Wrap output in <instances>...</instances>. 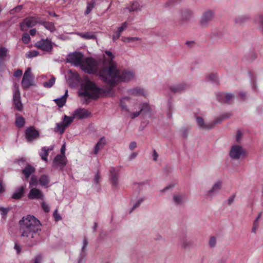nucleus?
Returning <instances> with one entry per match:
<instances>
[{"mask_svg":"<svg viewBox=\"0 0 263 263\" xmlns=\"http://www.w3.org/2000/svg\"><path fill=\"white\" fill-rule=\"evenodd\" d=\"M139 108L141 113L144 115H150L152 111V108L147 103H142L139 105Z\"/></svg>","mask_w":263,"mask_h":263,"instance_id":"2f4dec72","label":"nucleus"},{"mask_svg":"<svg viewBox=\"0 0 263 263\" xmlns=\"http://www.w3.org/2000/svg\"><path fill=\"white\" fill-rule=\"evenodd\" d=\"M128 94L134 96H145L147 95V92L144 89L140 87H135L129 89L127 90Z\"/></svg>","mask_w":263,"mask_h":263,"instance_id":"5701e85b","label":"nucleus"},{"mask_svg":"<svg viewBox=\"0 0 263 263\" xmlns=\"http://www.w3.org/2000/svg\"><path fill=\"white\" fill-rule=\"evenodd\" d=\"M19 224L23 241L29 246L35 245L39 239V232L41 231L40 221L34 216L28 215L20 220Z\"/></svg>","mask_w":263,"mask_h":263,"instance_id":"f257e3e1","label":"nucleus"},{"mask_svg":"<svg viewBox=\"0 0 263 263\" xmlns=\"http://www.w3.org/2000/svg\"><path fill=\"white\" fill-rule=\"evenodd\" d=\"M24 186H21L17 189L12 195V198L15 199H20L23 195L24 192Z\"/></svg>","mask_w":263,"mask_h":263,"instance_id":"c9c22d12","label":"nucleus"},{"mask_svg":"<svg viewBox=\"0 0 263 263\" xmlns=\"http://www.w3.org/2000/svg\"><path fill=\"white\" fill-rule=\"evenodd\" d=\"M222 182L218 180L214 182L212 186L206 191L205 196L208 199L211 200L214 197L217 195L222 189Z\"/></svg>","mask_w":263,"mask_h":263,"instance_id":"1a4fd4ad","label":"nucleus"},{"mask_svg":"<svg viewBox=\"0 0 263 263\" xmlns=\"http://www.w3.org/2000/svg\"><path fill=\"white\" fill-rule=\"evenodd\" d=\"M39 137V133L33 127H30L25 131V137L28 141H31Z\"/></svg>","mask_w":263,"mask_h":263,"instance_id":"6ab92c4d","label":"nucleus"},{"mask_svg":"<svg viewBox=\"0 0 263 263\" xmlns=\"http://www.w3.org/2000/svg\"><path fill=\"white\" fill-rule=\"evenodd\" d=\"M72 115L74 119L82 120L89 117L91 116V112L86 109L79 108L74 111Z\"/></svg>","mask_w":263,"mask_h":263,"instance_id":"ddd939ff","label":"nucleus"},{"mask_svg":"<svg viewBox=\"0 0 263 263\" xmlns=\"http://www.w3.org/2000/svg\"><path fill=\"white\" fill-rule=\"evenodd\" d=\"M142 8V5L137 1H134L127 6L125 9L127 10L129 12H133L140 11Z\"/></svg>","mask_w":263,"mask_h":263,"instance_id":"4be33fe9","label":"nucleus"},{"mask_svg":"<svg viewBox=\"0 0 263 263\" xmlns=\"http://www.w3.org/2000/svg\"><path fill=\"white\" fill-rule=\"evenodd\" d=\"M122 41L125 43H132L135 42L140 40V39L138 37H125L122 36L121 39Z\"/></svg>","mask_w":263,"mask_h":263,"instance_id":"37998d69","label":"nucleus"},{"mask_svg":"<svg viewBox=\"0 0 263 263\" xmlns=\"http://www.w3.org/2000/svg\"><path fill=\"white\" fill-rule=\"evenodd\" d=\"M234 96V95L232 93L219 92L217 95V99L220 102L228 103Z\"/></svg>","mask_w":263,"mask_h":263,"instance_id":"aec40b11","label":"nucleus"},{"mask_svg":"<svg viewBox=\"0 0 263 263\" xmlns=\"http://www.w3.org/2000/svg\"><path fill=\"white\" fill-rule=\"evenodd\" d=\"M111 184L115 187H117L119 183V171L115 167H111L109 170Z\"/></svg>","mask_w":263,"mask_h":263,"instance_id":"dca6fc26","label":"nucleus"},{"mask_svg":"<svg viewBox=\"0 0 263 263\" xmlns=\"http://www.w3.org/2000/svg\"><path fill=\"white\" fill-rule=\"evenodd\" d=\"M180 243L181 247L184 249L190 248L192 245L191 240L186 237H181L180 238Z\"/></svg>","mask_w":263,"mask_h":263,"instance_id":"72a5a7b5","label":"nucleus"},{"mask_svg":"<svg viewBox=\"0 0 263 263\" xmlns=\"http://www.w3.org/2000/svg\"><path fill=\"white\" fill-rule=\"evenodd\" d=\"M22 70L18 69L14 72L13 76L15 77H20L22 75Z\"/></svg>","mask_w":263,"mask_h":263,"instance_id":"338daca9","label":"nucleus"},{"mask_svg":"<svg viewBox=\"0 0 263 263\" xmlns=\"http://www.w3.org/2000/svg\"><path fill=\"white\" fill-rule=\"evenodd\" d=\"M35 171V168L31 165L27 164L24 169L22 170V173L26 178H28L30 175Z\"/></svg>","mask_w":263,"mask_h":263,"instance_id":"473e14b6","label":"nucleus"},{"mask_svg":"<svg viewBox=\"0 0 263 263\" xmlns=\"http://www.w3.org/2000/svg\"><path fill=\"white\" fill-rule=\"evenodd\" d=\"M8 210L3 207H0V213L3 216H6L8 213Z\"/></svg>","mask_w":263,"mask_h":263,"instance_id":"0e129e2a","label":"nucleus"},{"mask_svg":"<svg viewBox=\"0 0 263 263\" xmlns=\"http://www.w3.org/2000/svg\"><path fill=\"white\" fill-rule=\"evenodd\" d=\"M130 100L131 98L128 97H123L120 99V106L122 111L126 113H130L127 104L130 102Z\"/></svg>","mask_w":263,"mask_h":263,"instance_id":"393cba45","label":"nucleus"},{"mask_svg":"<svg viewBox=\"0 0 263 263\" xmlns=\"http://www.w3.org/2000/svg\"><path fill=\"white\" fill-rule=\"evenodd\" d=\"M106 144V140L104 137L101 138L99 141L96 144L94 149L93 153L96 155L98 153L99 151L102 149Z\"/></svg>","mask_w":263,"mask_h":263,"instance_id":"c756f323","label":"nucleus"},{"mask_svg":"<svg viewBox=\"0 0 263 263\" xmlns=\"http://www.w3.org/2000/svg\"><path fill=\"white\" fill-rule=\"evenodd\" d=\"M100 175L99 172H97L95 175L93 179V182L95 184H98L99 183V181L100 180Z\"/></svg>","mask_w":263,"mask_h":263,"instance_id":"052dcab7","label":"nucleus"},{"mask_svg":"<svg viewBox=\"0 0 263 263\" xmlns=\"http://www.w3.org/2000/svg\"><path fill=\"white\" fill-rule=\"evenodd\" d=\"M120 35H121V33L120 32H119L117 30H116L114 34L112 35V41L114 42L116 41L120 37Z\"/></svg>","mask_w":263,"mask_h":263,"instance_id":"680f3d73","label":"nucleus"},{"mask_svg":"<svg viewBox=\"0 0 263 263\" xmlns=\"http://www.w3.org/2000/svg\"><path fill=\"white\" fill-rule=\"evenodd\" d=\"M259 228V222L257 219H255L253 223V226L251 229V233L256 234L257 229Z\"/></svg>","mask_w":263,"mask_h":263,"instance_id":"8fccbe9b","label":"nucleus"},{"mask_svg":"<svg viewBox=\"0 0 263 263\" xmlns=\"http://www.w3.org/2000/svg\"><path fill=\"white\" fill-rule=\"evenodd\" d=\"M74 117H69L66 115H64L62 119V123L66 127V128L71 124L74 120Z\"/></svg>","mask_w":263,"mask_h":263,"instance_id":"4c0bfd02","label":"nucleus"},{"mask_svg":"<svg viewBox=\"0 0 263 263\" xmlns=\"http://www.w3.org/2000/svg\"><path fill=\"white\" fill-rule=\"evenodd\" d=\"M37 22V18L34 17H27L21 24V29L23 31H26L29 28L35 26Z\"/></svg>","mask_w":263,"mask_h":263,"instance_id":"2eb2a0df","label":"nucleus"},{"mask_svg":"<svg viewBox=\"0 0 263 263\" xmlns=\"http://www.w3.org/2000/svg\"><path fill=\"white\" fill-rule=\"evenodd\" d=\"M84 55L81 52H74L69 54L67 58L68 63H70L76 66L81 67L83 62Z\"/></svg>","mask_w":263,"mask_h":263,"instance_id":"9d476101","label":"nucleus"},{"mask_svg":"<svg viewBox=\"0 0 263 263\" xmlns=\"http://www.w3.org/2000/svg\"><path fill=\"white\" fill-rule=\"evenodd\" d=\"M255 22L258 25L259 29L263 32V16L258 15L255 18Z\"/></svg>","mask_w":263,"mask_h":263,"instance_id":"79ce46f5","label":"nucleus"},{"mask_svg":"<svg viewBox=\"0 0 263 263\" xmlns=\"http://www.w3.org/2000/svg\"><path fill=\"white\" fill-rule=\"evenodd\" d=\"M231 114L227 112L221 115L220 116L216 118L214 121L205 123L201 117L196 118L197 123L198 126L202 129L209 130L214 127L217 124L220 123L223 120L229 118L231 116Z\"/></svg>","mask_w":263,"mask_h":263,"instance_id":"20e7f679","label":"nucleus"},{"mask_svg":"<svg viewBox=\"0 0 263 263\" xmlns=\"http://www.w3.org/2000/svg\"><path fill=\"white\" fill-rule=\"evenodd\" d=\"M37 183H39L38 180L34 177H31L29 182V188L36 187Z\"/></svg>","mask_w":263,"mask_h":263,"instance_id":"3c124183","label":"nucleus"},{"mask_svg":"<svg viewBox=\"0 0 263 263\" xmlns=\"http://www.w3.org/2000/svg\"><path fill=\"white\" fill-rule=\"evenodd\" d=\"M250 18V16L249 14L238 15L235 18V22L237 24L241 25L249 20Z\"/></svg>","mask_w":263,"mask_h":263,"instance_id":"f704fd0d","label":"nucleus"},{"mask_svg":"<svg viewBox=\"0 0 263 263\" xmlns=\"http://www.w3.org/2000/svg\"><path fill=\"white\" fill-rule=\"evenodd\" d=\"M216 244V239L215 237H211L209 240V245L210 247L213 248L215 247Z\"/></svg>","mask_w":263,"mask_h":263,"instance_id":"4d7b16f0","label":"nucleus"},{"mask_svg":"<svg viewBox=\"0 0 263 263\" xmlns=\"http://www.w3.org/2000/svg\"><path fill=\"white\" fill-rule=\"evenodd\" d=\"M39 54V52L36 50L30 51L26 54V57L29 58H32L36 57Z\"/></svg>","mask_w":263,"mask_h":263,"instance_id":"603ef678","label":"nucleus"},{"mask_svg":"<svg viewBox=\"0 0 263 263\" xmlns=\"http://www.w3.org/2000/svg\"><path fill=\"white\" fill-rule=\"evenodd\" d=\"M104 52L107 55V58L103 57L105 60L108 61V65L99 71V75L102 81H107L111 82L113 80L117 79V65L115 62L113 61L115 58V55L110 51L106 50Z\"/></svg>","mask_w":263,"mask_h":263,"instance_id":"f03ea898","label":"nucleus"},{"mask_svg":"<svg viewBox=\"0 0 263 263\" xmlns=\"http://www.w3.org/2000/svg\"><path fill=\"white\" fill-rule=\"evenodd\" d=\"M66 127L62 123H58L54 128V132L62 134L64 133Z\"/></svg>","mask_w":263,"mask_h":263,"instance_id":"ea45409f","label":"nucleus"},{"mask_svg":"<svg viewBox=\"0 0 263 263\" xmlns=\"http://www.w3.org/2000/svg\"><path fill=\"white\" fill-rule=\"evenodd\" d=\"M38 182L42 186L47 187L50 182L49 177L47 175H42L39 178Z\"/></svg>","mask_w":263,"mask_h":263,"instance_id":"7c9ffc66","label":"nucleus"},{"mask_svg":"<svg viewBox=\"0 0 263 263\" xmlns=\"http://www.w3.org/2000/svg\"><path fill=\"white\" fill-rule=\"evenodd\" d=\"M76 34L85 40L97 39L96 35L94 32H77Z\"/></svg>","mask_w":263,"mask_h":263,"instance_id":"c85d7f7f","label":"nucleus"},{"mask_svg":"<svg viewBox=\"0 0 263 263\" xmlns=\"http://www.w3.org/2000/svg\"><path fill=\"white\" fill-rule=\"evenodd\" d=\"M7 51L8 49L6 47H1L0 48V66L5 60Z\"/></svg>","mask_w":263,"mask_h":263,"instance_id":"58836bf2","label":"nucleus"},{"mask_svg":"<svg viewBox=\"0 0 263 263\" xmlns=\"http://www.w3.org/2000/svg\"><path fill=\"white\" fill-rule=\"evenodd\" d=\"M13 102L14 109L21 111L23 109V104L21 100L19 88L16 84L14 85L13 89Z\"/></svg>","mask_w":263,"mask_h":263,"instance_id":"6e6552de","label":"nucleus"},{"mask_svg":"<svg viewBox=\"0 0 263 263\" xmlns=\"http://www.w3.org/2000/svg\"><path fill=\"white\" fill-rule=\"evenodd\" d=\"M33 79L31 76V68H28L25 71L22 81V85L23 88H27L32 85Z\"/></svg>","mask_w":263,"mask_h":263,"instance_id":"9b49d317","label":"nucleus"},{"mask_svg":"<svg viewBox=\"0 0 263 263\" xmlns=\"http://www.w3.org/2000/svg\"><path fill=\"white\" fill-rule=\"evenodd\" d=\"M186 87V85L185 84L180 83L172 86L170 89L174 92H179L184 90Z\"/></svg>","mask_w":263,"mask_h":263,"instance_id":"e433bc0d","label":"nucleus"},{"mask_svg":"<svg viewBox=\"0 0 263 263\" xmlns=\"http://www.w3.org/2000/svg\"><path fill=\"white\" fill-rule=\"evenodd\" d=\"M30 190L28 195L29 199L31 200H43L44 195L43 192L36 187L30 188Z\"/></svg>","mask_w":263,"mask_h":263,"instance_id":"f8f14e48","label":"nucleus"},{"mask_svg":"<svg viewBox=\"0 0 263 263\" xmlns=\"http://www.w3.org/2000/svg\"><path fill=\"white\" fill-rule=\"evenodd\" d=\"M129 25V23L127 21H125L121 24V26L117 28V30L121 34V33L127 28Z\"/></svg>","mask_w":263,"mask_h":263,"instance_id":"de8ad7c7","label":"nucleus"},{"mask_svg":"<svg viewBox=\"0 0 263 263\" xmlns=\"http://www.w3.org/2000/svg\"><path fill=\"white\" fill-rule=\"evenodd\" d=\"M55 81V78L52 76L48 82H45L43 83V86L45 87L50 88L54 85Z\"/></svg>","mask_w":263,"mask_h":263,"instance_id":"c03bdc74","label":"nucleus"},{"mask_svg":"<svg viewBox=\"0 0 263 263\" xmlns=\"http://www.w3.org/2000/svg\"><path fill=\"white\" fill-rule=\"evenodd\" d=\"M35 47L45 51H50L52 49L51 42L48 40H41L37 42L35 44Z\"/></svg>","mask_w":263,"mask_h":263,"instance_id":"4468645a","label":"nucleus"},{"mask_svg":"<svg viewBox=\"0 0 263 263\" xmlns=\"http://www.w3.org/2000/svg\"><path fill=\"white\" fill-rule=\"evenodd\" d=\"M101 94V89L95 83L88 79H85L81 85L79 95L88 99H97Z\"/></svg>","mask_w":263,"mask_h":263,"instance_id":"7ed1b4c3","label":"nucleus"},{"mask_svg":"<svg viewBox=\"0 0 263 263\" xmlns=\"http://www.w3.org/2000/svg\"><path fill=\"white\" fill-rule=\"evenodd\" d=\"M93 8H94L93 6L91 5L89 2H87L86 9L85 11V14L88 15L89 14Z\"/></svg>","mask_w":263,"mask_h":263,"instance_id":"5fc2aeb1","label":"nucleus"},{"mask_svg":"<svg viewBox=\"0 0 263 263\" xmlns=\"http://www.w3.org/2000/svg\"><path fill=\"white\" fill-rule=\"evenodd\" d=\"M42 260V256L41 255H37L34 258L33 263H41Z\"/></svg>","mask_w":263,"mask_h":263,"instance_id":"774afa93","label":"nucleus"},{"mask_svg":"<svg viewBox=\"0 0 263 263\" xmlns=\"http://www.w3.org/2000/svg\"><path fill=\"white\" fill-rule=\"evenodd\" d=\"M53 165L58 166L61 168H63L67 163V160L65 156L58 155L55 156L53 160Z\"/></svg>","mask_w":263,"mask_h":263,"instance_id":"412c9836","label":"nucleus"},{"mask_svg":"<svg viewBox=\"0 0 263 263\" xmlns=\"http://www.w3.org/2000/svg\"><path fill=\"white\" fill-rule=\"evenodd\" d=\"M116 75L117 76L116 77H117V79L113 80L111 82H108L107 81H103L110 86H115L119 81L127 82L133 79L135 77V73L133 71L124 70L121 73H120V71L118 68Z\"/></svg>","mask_w":263,"mask_h":263,"instance_id":"39448f33","label":"nucleus"},{"mask_svg":"<svg viewBox=\"0 0 263 263\" xmlns=\"http://www.w3.org/2000/svg\"><path fill=\"white\" fill-rule=\"evenodd\" d=\"M53 146H50L49 147H43L42 148L41 151L39 152V155L41 157L43 160L45 161H47V157L49 155V151L53 149Z\"/></svg>","mask_w":263,"mask_h":263,"instance_id":"cd10ccee","label":"nucleus"},{"mask_svg":"<svg viewBox=\"0 0 263 263\" xmlns=\"http://www.w3.org/2000/svg\"><path fill=\"white\" fill-rule=\"evenodd\" d=\"M98 62L91 58L84 59L81 65V69L89 74L95 73L98 71Z\"/></svg>","mask_w":263,"mask_h":263,"instance_id":"423d86ee","label":"nucleus"},{"mask_svg":"<svg viewBox=\"0 0 263 263\" xmlns=\"http://www.w3.org/2000/svg\"><path fill=\"white\" fill-rule=\"evenodd\" d=\"M41 206H42L43 210L44 211V212H45L46 213H48L49 212L50 207L47 203L43 202L41 203Z\"/></svg>","mask_w":263,"mask_h":263,"instance_id":"bf43d9fd","label":"nucleus"},{"mask_svg":"<svg viewBox=\"0 0 263 263\" xmlns=\"http://www.w3.org/2000/svg\"><path fill=\"white\" fill-rule=\"evenodd\" d=\"M143 201L144 198L142 197L138 199L135 201V202L133 204L132 209L130 212L138 208L140 206V205L143 202Z\"/></svg>","mask_w":263,"mask_h":263,"instance_id":"49530a36","label":"nucleus"},{"mask_svg":"<svg viewBox=\"0 0 263 263\" xmlns=\"http://www.w3.org/2000/svg\"><path fill=\"white\" fill-rule=\"evenodd\" d=\"M174 185H173V184H169L167 186H166V187H165L164 188H163V189L160 190V193L161 194H163L165 192H166L167 191L172 190V189L174 187Z\"/></svg>","mask_w":263,"mask_h":263,"instance_id":"6e6d98bb","label":"nucleus"},{"mask_svg":"<svg viewBox=\"0 0 263 263\" xmlns=\"http://www.w3.org/2000/svg\"><path fill=\"white\" fill-rule=\"evenodd\" d=\"M67 96L68 90H66L64 95L60 98L54 99L53 101L59 107H62L65 104Z\"/></svg>","mask_w":263,"mask_h":263,"instance_id":"bb28decb","label":"nucleus"},{"mask_svg":"<svg viewBox=\"0 0 263 263\" xmlns=\"http://www.w3.org/2000/svg\"><path fill=\"white\" fill-rule=\"evenodd\" d=\"M141 114L140 110L130 113V117L132 119L138 117Z\"/></svg>","mask_w":263,"mask_h":263,"instance_id":"e2e57ef3","label":"nucleus"},{"mask_svg":"<svg viewBox=\"0 0 263 263\" xmlns=\"http://www.w3.org/2000/svg\"><path fill=\"white\" fill-rule=\"evenodd\" d=\"M22 40L25 44H28L30 41V37L28 34L25 33L23 35Z\"/></svg>","mask_w":263,"mask_h":263,"instance_id":"864d4df0","label":"nucleus"},{"mask_svg":"<svg viewBox=\"0 0 263 263\" xmlns=\"http://www.w3.org/2000/svg\"><path fill=\"white\" fill-rule=\"evenodd\" d=\"M172 200L175 205H182L185 201V197L182 194H174Z\"/></svg>","mask_w":263,"mask_h":263,"instance_id":"b1692460","label":"nucleus"},{"mask_svg":"<svg viewBox=\"0 0 263 263\" xmlns=\"http://www.w3.org/2000/svg\"><path fill=\"white\" fill-rule=\"evenodd\" d=\"M137 147V143L135 141H132L129 143V148L130 150H133Z\"/></svg>","mask_w":263,"mask_h":263,"instance_id":"69168bd1","label":"nucleus"},{"mask_svg":"<svg viewBox=\"0 0 263 263\" xmlns=\"http://www.w3.org/2000/svg\"><path fill=\"white\" fill-rule=\"evenodd\" d=\"M206 79L212 82H215L217 80V76L215 73H210L206 76Z\"/></svg>","mask_w":263,"mask_h":263,"instance_id":"09e8293b","label":"nucleus"},{"mask_svg":"<svg viewBox=\"0 0 263 263\" xmlns=\"http://www.w3.org/2000/svg\"><path fill=\"white\" fill-rule=\"evenodd\" d=\"M88 243V242L87 239L85 237H84L83 240V246L82 247L81 251L80 254L78 263H81L83 261V260L85 258L87 255L86 249L87 247Z\"/></svg>","mask_w":263,"mask_h":263,"instance_id":"a878e982","label":"nucleus"},{"mask_svg":"<svg viewBox=\"0 0 263 263\" xmlns=\"http://www.w3.org/2000/svg\"><path fill=\"white\" fill-rule=\"evenodd\" d=\"M15 124L17 127H22L25 124L24 118L22 116L17 117L15 121Z\"/></svg>","mask_w":263,"mask_h":263,"instance_id":"a18cd8bd","label":"nucleus"},{"mask_svg":"<svg viewBox=\"0 0 263 263\" xmlns=\"http://www.w3.org/2000/svg\"><path fill=\"white\" fill-rule=\"evenodd\" d=\"M246 152L240 145H232L229 152V156L232 159L238 160L246 156Z\"/></svg>","mask_w":263,"mask_h":263,"instance_id":"0eeeda50","label":"nucleus"},{"mask_svg":"<svg viewBox=\"0 0 263 263\" xmlns=\"http://www.w3.org/2000/svg\"><path fill=\"white\" fill-rule=\"evenodd\" d=\"M53 216L54 217V220L55 221H58L60 220H61L62 217L60 216V215L58 213V210H55L53 214Z\"/></svg>","mask_w":263,"mask_h":263,"instance_id":"13d9d810","label":"nucleus"},{"mask_svg":"<svg viewBox=\"0 0 263 263\" xmlns=\"http://www.w3.org/2000/svg\"><path fill=\"white\" fill-rule=\"evenodd\" d=\"M41 24L44 26V27L50 32H53L55 30L54 24L52 22H43Z\"/></svg>","mask_w":263,"mask_h":263,"instance_id":"a19ab883","label":"nucleus"},{"mask_svg":"<svg viewBox=\"0 0 263 263\" xmlns=\"http://www.w3.org/2000/svg\"><path fill=\"white\" fill-rule=\"evenodd\" d=\"M192 15L193 12L186 8L180 9L178 12L179 17L182 23L189 21Z\"/></svg>","mask_w":263,"mask_h":263,"instance_id":"a211bd4d","label":"nucleus"},{"mask_svg":"<svg viewBox=\"0 0 263 263\" xmlns=\"http://www.w3.org/2000/svg\"><path fill=\"white\" fill-rule=\"evenodd\" d=\"M214 16V12L211 10H208L204 12L203 13L201 20L200 24L202 26H206L210 21H211Z\"/></svg>","mask_w":263,"mask_h":263,"instance_id":"f3484780","label":"nucleus"}]
</instances>
